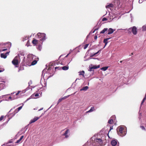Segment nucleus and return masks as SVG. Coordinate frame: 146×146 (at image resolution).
<instances>
[{"label": "nucleus", "mask_w": 146, "mask_h": 146, "mask_svg": "<svg viewBox=\"0 0 146 146\" xmlns=\"http://www.w3.org/2000/svg\"><path fill=\"white\" fill-rule=\"evenodd\" d=\"M108 30V29L107 28H104L102 31L100 32V34H104L107 32Z\"/></svg>", "instance_id": "nucleus-17"}, {"label": "nucleus", "mask_w": 146, "mask_h": 146, "mask_svg": "<svg viewBox=\"0 0 146 146\" xmlns=\"http://www.w3.org/2000/svg\"><path fill=\"white\" fill-rule=\"evenodd\" d=\"M108 68V67L105 66L102 67L101 68V70H103L104 71L106 70Z\"/></svg>", "instance_id": "nucleus-25"}, {"label": "nucleus", "mask_w": 146, "mask_h": 146, "mask_svg": "<svg viewBox=\"0 0 146 146\" xmlns=\"http://www.w3.org/2000/svg\"><path fill=\"white\" fill-rule=\"evenodd\" d=\"M67 98V96H64V97H63L61 98H60L59 99V100L58 101V104L60 102H61L62 101L66 99Z\"/></svg>", "instance_id": "nucleus-16"}, {"label": "nucleus", "mask_w": 146, "mask_h": 146, "mask_svg": "<svg viewBox=\"0 0 146 146\" xmlns=\"http://www.w3.org/2000/svg\"><path fill=\"white\" fill-rule=\"evenodd\" d=\"M32 43L33 44L34 46L36 45L38 43V40L34 38L32 42Z\"/></svg>", "instance_id": "nucleus-14"}, {"label": "nucleus", "mask_w": 146, "mask_h": 146, "mask_svg": "<svg viewBox=\"0 0 146 146\" xmlns=\"http://www.w3.org/2000/svg\"><path fill=\"white\" fill-rule=\"evenodd\" d=\"M9 52H7L5 54L4 53H1V57L2 58H6L7 55L9 54Z\"/></svg>", "instance_id": "nucleus-9"}, {"label": "nucleus", "mask_w": 146, "mask_h": 146, "mask_svg": "<svg viewBox=\"0 0 146 146\" xmlns=\"http://www.w3.org/2000/svg\"><path fill=\"white\" fill-rule=\"evenodd\" d=\"M137 28L135 26H133L132 27L129 28L128 29L129 33H131V32H130L131 30L133 33L134 35H136L137 33Z\"/></svg>", "instance_id": "nucleus-3"}, {"label": "nucleus", "mask_w": 146, "mask_h": 146, "mask_svg": "<svg viewBox=\"0 0 146 146\" xmlns=\"http://www.w3.org/2000/svg\"><path fill=\"white\" fill-rule=\"evenodd\" d=\"M3 118H4L3 116V115L1 116V117H0V121L2 120L3 119Z\"/></svg>", "instance_id": "nucleus-34"}, {"label": "nucleus", "mask_w": 146, "mask_h": 146, "mask_svg": "<svg viewBox=\"0 0 146 146\" xmlns=\"http://www.w3.org/2000/svg\"><path fill=\"white\" fill-rule=\"evenodd\" d=\"M7 50V48H5L4 49H2L1 50H0V51H6Z\"/></svg>", "instance_id": "nucleus-35"}, {"label": "nucleus", "mask_w": 146, "mask_h": 146, "mask_svg": "<svg viewBox=\"0 0 146 146\" xmlns=\"http://www.w3.org/2000/svg\"><path fill=\"white\" fill-rule=\"evenodd\" d=\"M122 61L121 60V61H120V63H122Z\"/></svg>", "instance_id": "nucleus-46"}, {"label": "nucleus", "mask_w": 146, "mask_h": 146, "mask_svg": "<svg viewBox=\"0 0 146 146\" xmlns=\"http://www.w3.org/2000/svg\"><path fill=\"white\" fill-rule=\"evenodd\" d=\"M43 109V108H41V109H39V110H38V111H40V110H42Z\"/></svg>", "instance_id": "nucleus-44"}, {"label": "nucleus", "mask_w": 146, "mask_h": 146, "mask_svg": "<svg viewBox=\"0 0 146 146\" xmlns=\"http://www.w3.org/2000/svg\"><path fill=\"white\" fill-rule=\"evenodd\" d=\"M37 35L38 38L41 41H44L46 39V34L44 33H39Z\"/></svg>", "instance_id": "nucleus-2"}, {"label": "nucleus", "mask_w": 146, "mask_h": 146, "mask_svg": "<svg viewBox=\"0 0 146 146\" xmlns=\"http://www.w3.org/2000/svg\"><path fill=\"white\" fill-rule=\"evenodd\" d=\"M24 137V136L23 135H22V136H21V137L19 139V140H17L16 142V143H19L21 141V140L23 139V138Z\"/></svg>", "instance_id": "nucleus-19"}, {"label": "nucleus", "mask_w": 146, "mask_h": 146, "mask_svg": "<svg viewBox=\"0 0 146 146\" xmlns=\"http://www.w3.org/2000/svg\"><path fill=\"white\" fill-rule=\"evenodd\" d=\"M20 92V91H18L17 93L15 94V95L16 96H17L19 94Z\"/></svg>", "instance_id": "nucleus-37"}, {"label": "nucleus", "mask_w": 146, "mask_h": 146, "mask_svg": "<svg viewBox=\"0 0 146 146\" xmlns=\"http://www.w3.org/2000/svg\"><path fill=\"white\" fill-rule=\"evenodd\" d=\"M55 69V71L57 69H58V70H61V67H55V69Z\"/></svg>", "instance_id": "nucleus-29"}, {"label": "nucleus", "mask_w": 146, "mask_h": 146, "mask_svg": "<svg viewBox=\"0 0 146 146\" xmlns=\"http://www.w3.org/2000/svg\"><path fill=\"white\" fill-rule=\"evenodd\" d=\"M98 29H95L94 30V31L93 32V33H94V32L95 31H96V30H97Z\"/></svg>", "instance_id": "nucleus-43"}, {"label": "nucleus", "mask_w": 146, "mask_h": 146, "mask_svg": "<svg viewBox=\"0 0 146 146\" xmlns=\"http://www.w3.org/2000/svg\"><path fill=\"white\" fill-rule=\"evenodd\" d=\"M4 70V69L0 70V72H3Z\"/></svg>", "instance_id": "nucleus-42"}, {"label": "nucleus", "mask_w": 146, "mask_h": 146, "mask_svg": "<svg viewBox=\"0 0 146 146\" xmlns=\"http://www.w3.org/2000/svg\"><path fill=\"white\" fill-rule=\"evenodd\" d=\"M94 107H91V109L88 111L87 112H91L93 111L94 110Z\"/></svg>", "instance_id": "nucleus-23"}, {"label": "nucleus", "mask_w": 146, "mask_h": 146, "mask_svg": "<svg viewBox=\"0 0 146 146\" xmlns=\"http://www.w3.org/2000/svg\"><path fill=\"white\" fill-rule=\"evenodd\" d=\"M97 38V36L96 35L94 36V39L95 40H96Z\"/></svg>", "instance_id": "nucleus-39"}, {"label": "nucleus", "mask_w": 146, "mask_h": 146, "mask_svg": "<svg viewBox=\"0 0 146 146\" xmlns=\"http://www.w3.org/2000/svg\"><path fill=\"white\" fill-rule=\"evenodd\" d=\"M38 96H39V95H38V94H35V97Z\"/></svg>", "instance_id": "nucleus-41"}, {"label": "nucleus", "mask_w": 146, "mask_h": 146, "mask_svg": "<svg viewBox=\"0 0 146 146\" xmlns=\"http://www.w3.org/2000/svg\"><path fill=\"white\" fill-rule=\"evenodd\" d=\"M14 93H13V94H14Z\"/></svg>", "instance_id": "nucleus-48"}, {"label": "nucleus", "mask_w": 146, "mask_h": 146, "mask_svg": "<svg viewBox=\"0 0 146 146\" xmlns=\"http://www.w3.org/2000/svg\"><path fill=\"white\" fill-rule=\"evenodd\" d=\"M108 35H110L114 31H115V30H113L111 28H109L108 29Z\"/></svg>", "instance_id": "nucleus-11"}, {"label": "nucleus", "mask_w": 146, "mask_h": 146, "mask_svg": "<svg viewBox=\"0 0 146 146\" xmlns=\"http://www.w3.org/2000/svg\"><path fill=\"white\" fill-rule=\"evenodd\" d=\"M115 115L112 116L108 121V123L109 124H112L115 120Z\"/></svg>", "instance_id": "nucleus-6"}, {"label": "nucleus", "mask_w": 146, "mask_h": 146, "mask_svg": "<svg viewBox=\"0 0 146 146\" xmlns=\"http://www.w3.org/2000/svg\"><path fill=\"white\" fill-rule=\"evenodd\" d=\"M113 5L112 4H110L106 6V8H109L110 7H113Z\"/></svg>", "instance_id": "nucleus-22"}, {"label": "nucleus", "mask_w": 146, "mask_h": 146, "mask_svg": "<svg viewBox=\"0 0 146 146\" xmlns=\"http://www.w3.org/2000/svg\"><path fill=\"white\" fill-rule=\"evenodd\" d=\"M69 67L68 66H64L61 67V69L63 70H67L68 69Z\"/></svg>", "instance_id": "nucleus-18"}, {"label": "nucleus", "mask_w": 146, "mask_h": 146, "mask_svg": "<svg viewBox=\"0 0 146 146\" xmlns=\"http://www.w3.org/2000/svg\"><path fill=\"white\" fill-rule=\"evenodd\" d=\"M100 66H94L91 67L89 69V70L90 71H91L92 70V69H97L99 68Z\"/></svg>", "instance_id": "nucleus-13"}, {"label": "nucleus", "mask_w": 146, "mask_h": 146, "mask_svg": "<svg viewBox=\"0 0 146 146\" xmlns=\"http://www.w3.org/2000/svg\"><path fill=\"white\" fill-rule=\"evenodd\" d=\"M143 0H142V1H143Z\"/></svg>", "instance_id": "nucleus-49"}, {"label": "nucleus", "mask_w": 146, "mask_h": 146, "mask_svg": "<svg viewBox=\"0 0 146 146\" xmlns=\"http://www.w3.org/2000/svg\"><path fill=\"white\" fill-rule=\"evenodd\" d=\"M69 132V129H67L65 133H64L62 135L63 136H65V138H67L69 137V136L67 135V134Z\"/></svg>", "instance_id": "nucleus-10"}, {"label": "nucleus", "mask_w": 146, "mask_h": 146, "mask_svg": "<svg viewBox=\"0 0 146 146\" xmlns=\"http://www.w3.org/2000/svg\"><path fill=\"white\" fill-rule=\"evenodd\" d=\"M113 129V126H111L110 127V129L109 131Z\"/></svg>", "instance_id": "nucleus-38"}, {"label": "nucleus", "mask_w": 146, "mask_h": 146, "mask_svg": "<svg viewBox=\"0 0 146 146\" xmlns=\"http://www.w3.org/2000/svg\"><path fill=\"white\" fill-rule=\"evenodd\" d=\"M68 54H67V55L66 56V57H67L68 56Z\"/></svg>", "instance_id": "nucleus-45"}, {"label": "nucleus", "mask_w": 146, "mask_h": 146, "mask_svg": "<svg viewBox=\"0 0 146 146\" xmlns=\"http://www.w3.org/2000/svg\"><path fill=\"white\" fill-rule=\"evenodd\" d=\"M146 100V94L145 95V96L144 98H143V100H142V101L141 103V104H142L144 102L145 100Z\"/></svg>", "instance_id": "nucleus-28"}, {"label": "nucleus", "mask_w": 146, "mask_h": 146, "mask_svg": "<svg viewBox=\"0 0 146 146\" xmlns=\"http://www.w3.org/2000/svg\"><path fill=\"white\" fill-rule=\"evenodd\" d=\"M79 75H82V76H83L84 77V74H85V72L84 71H80L79 72Z\"/></svg>", "instance_id": "nucleus-21"}, {"label": "nucleus", "mask_w": 146, "mask_h": 146, "mask_svg": "<svg viewBox=\"0 0 146 146\" xmlns=\"http://www.w3.org/2000/svg\"><path fill=\"white\" fill-rule=\"evenodd\" d=\"M143 31H146V25H144L142 27Z\"/></svg>", "instance_id": "nucleus-27"}, {"label": "nucleus", "mask_w": 146, "mask_h": 146, "mask_svg": "<svg viewBox=\"0 0 146 146\" xmlns=\"http://www.w3.org/2000/svg\"><path fill=\"white\" fill-rule=\"evenodd\" d=\"M40 116L39 117H34L33 119H32L29 122V124H31L32 123L35 122L36 121L38 120L40 117Z\"/></svg>", "instance_id": "nucleus-7"}, {"label": "nucleus", "mask_w": 146, "mask_h": 146, "mask_svg": "<svg viewBox=\"0 0 146 146\" xmlns=\"http://www.w3.org/2000/svg\"><path fill=\"white\" fill-rule=\"evenodd\" d=\"M131 55H133V53H131Z\"/></svg>", "instance_id": "nucleus-47"}, {"label": "nucleus", "mask_w": 146, "mask_h": 146, "mask_svg": "<svg viewBox=\"0 0 146 146\" xmlns=\"http://www.w3.org/2000/svg\"><path fill=\"white\" fill-rule=\"evenodd\" d=\"M22 106H20L16 109L14 111V114L15 115L16 113H18L22 108Z\"/></svg>", "instance_id": "nucleus-12"}, {"label": "nucleus", "mask_w": 146, "mask_h": 146, "mask_svg": "<svg viewBox=\"0 0 146 146\" xmlns=\"http://www.w3.org/2000/svg\"><path fill=\"white\" fill-rule=\"evenodd\" d=\"M117 130L118 134L121 137L125 136L126 134L127 130L124 126H119L117 128Z\"/></svg>", "instance_id": "nucleus-1"}, {"label": "nucleus", "mask_w": 146, "mask_h": 146, "mask_svg": "<svg viewBox=\"0 0 146 146\" xmlns=\"http://www.w3.org/2000/svg\"><path fill=\"white\" fill-rule=\"evenodd\" d=\"M94 141L97 145H102L103 144V141L100 139H96L94 140Z\"/></svg>", "instance_id": "nucleus-4"}, {"label": "nucleus", "mask_w": 146, "mask_h": 146, "mask_svg": "<svg viewBox=\"0 0 146 146\" xmlns=\"http://www.w3.org/2000/svg\"><path fill=\"white\" fill-rule=\"evenodd\" d=\"M101 51V50H99L98 52H97L94 54H91V56H95V55H96V54H97L100 51Z\"/></svg>", "instance_id": "nucleus-26"}, {"label": "nucleus", "mask_w": 146, "mask_h": 146, "mask_svg": "<svg viewBox=\"0 0 146 146\" xmlns=\"http://www.w3.org/2000/svg\"><path fill=\"white\" fill-rule=\"evenodd\" d=\"M37 62V61L36 60H34L31 63V65H35Z\"/></svg>", "instance_id": "nucleus-24"}, {"label": "nucleus", "mask_w": 146, "mask_h": 146, "mask_svg": "<svg viewBox=\"0 0 146 146\" xmlns=\"http://www.w3.org/2000/svg\"><path fill=\"white\" fill-rule=\"evenodd\" d=\"M107 20V19L106 17L103 18L102 19V21H106Z\"/></svg>", "instance_id": "nucleus-33"}, {"label": "nucleus", "mask_w": 146, "mask_h": 146, "mask_svg": "<svg viewBox=\"0 0 146 146\" xmlns=\"http://www.w3.org/2000/svg\"><path fill=\"white\" fill-rule=\"evenodd\" d=\"M110 38H106L104 39V42L105 43V45L104 47V48L105 47L108 43V40Z\"/></svg>", "instance_id": "nucleus-15"}, {"label": "nucleus", "mask_w": 146, "mask_h": 146, "mask_svg": "<svg viewBox=\"0 0 146 146\" xmlns=\"http://www.w3.org/2000/svg\"><path fill=\"white\" fill-rule=\"evenodd\" d=\"M23 69H24V68H23V67L20 66L19 68V70L18 71V72H19L21 70H23Z\"/></svg>", "instance_id": "nucleus-32"}, {"label": "nucleus", "mask_w": 146, "mask_h": 146, "mask_svg": "<svg viewBox=\"0 0 146 146\" xmlns=\"http://www.w3.org/2000/svg\"><path fill=\"white\" fill-rule=\"evenodd\" d=\"M88 45L89 44H86V45H85L84 48V49H85L88 46Z\"/></svg>", "instance_id": "nucleus-30"}, {"label": "nucleus", "mask_w": 146, "mask_h": 146, "mask_svg": "<svg viewBox=\"0 0 146 146\" xmlns=\"http://www.w3.org/2000/svg\"><path fill=\"white\" fill-rule=\"evenodd\" d=\"M17 57H15L12 60V64L15 66V67H18V65L19 64L18 60L17 59Z\"/></svg>", "instance_id": "nucleus-5"}, {"label": "nucleus", "mask_w": 146, "mask_h": 146, "mask_svg": "<svg viewBox=\"0 0 146 146\" xmlns=\"http://www.w3.org/2000/svg\"><path fill=\"white\" fill-rule=\"evenodd\" d=\"M88 88V87L87 86H86L83 87L82 88L80 89V91H86Z\"/></svg>", "instance_id": "nucleus-20"}, {"label": "nucleus", "mask_w": 146, "mask_h": 146, "mask_svg": "<svg viewBox=\"0 0 146 146\" xmlns=\"http://www.w3.org/2000/svg\"><path fill=\"white\" fill-rule=\"evenodd\" d=\"M13 97V96H11L9 97V98L11 99V100H13V97Z\"/></svg>", "instance_id": "nucleus-36"}, {"label": "nucleus", "mask_w": 146, "mask_h": 146, "mask_svg": "<svg viewBox=\"0 0 146 146\" xmlns=\"http://www.w3.org/2000/svg\"><path fill=\"white\" fill-rule=\"evenodd\" d=\"M140 128L143 130H145V127L143 126H140Z\"/></svg>", "instance_id": "nucleus-31"}, {"label": "nucleus", "mask_w": 146, "mask_h": 146, "mask_svg": "<svg viewBox=\"0 0 146 146\" xmlns=\"http://www.w3.org/2000/svg\"><path fill=\"white\" fill-rule=\"evenodd\" d=\"M143 1H142V0H139V3H141Z\"/></svg>", "instance_id": "nucleus-40"}, {"label": "nucleus", "mask_w": 146, "mask_h": 146, "mask_svg": "<svg viewBox=\"0 0 146 146\" xmlns=\"http://www.w3.org/2000/svg\"><path fill=\"white\" fill-rule=\"evenodd\" d=\"M111 144L112 146H118L119 144H117V140H113L111 142Z\"/></svg>", "instance_id": "nucleus-8"}]
</instances>
